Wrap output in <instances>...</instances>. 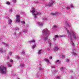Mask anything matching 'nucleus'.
Returning <instances> with one entry per match:
<instances>
[{
    "label": "nucleus",
    "mask_w": 79,
    "mask_h": 79,
    "mask_svg": "<svg viewBox=\"0 0 79 79\" xmlns=\"http://www.w3.org/2000/svg\"><path fill=\"white\" fill-rule=\"evenodd\" d=\"M8 21L9 23H8V24H11V23L12 22V20L11 19L9 18Z\"/></svg>",
    "instance_id": "6e6552de"
},
{
    "label": "nucleus",
    "mask_w": 79,
    "mask_h": 79,
    "mask_svg": "<svg viewBox=\"0 0 79 79\" xmlns=\"http://www.w3.org/2000/svg\"><path fill=\"white\" fill-rule=\"evenodd\" d=\"M22 32H25V33L27 32V30L24 29L22 31Z\"/></svg>",
    "instance_id": "f3484780"
},
{
    "label": "nucleus",
    "mask_w": 79,
    "mask_h": 79,
    "mask_svg": "<svg viewBox=\"0 0 79 79\" xmlns=\"http://www.w3.org/2000/svg\"><path fill=\"white\" fill-rule=\"evenodd\" d=\"M49 59H52V56H50L49 57Z\"/></svg>",
    "instance_id": "79ce46f5"
},
{
    "label": "nucleus",
    "mask_w": 79,
    "mask_h": 79,
    "mask_svg": "<svg viewBox=\"0 0 79 79\" xmlns=\"http://www.w3.org/2000/svg\"><path fill=\"white\" fill-rule=\"evenodd\" d=\"M70 9V7H67V10H69Z\"/></svg>",
    "instance_id": "4c0bfd02"
},
{
    "label": "nucleus",
    "mask_w": 79,
    "mask_h": 79,
    "mask_svg": "<svg viewBox=\"0 0 79 79\" xmlns=\"http://www.w3.org/2000/svg\"><path fill=\"white\" fill-rule=\"evenodd\" d=\"M60 37H64V36L63 35H60L58 36V35H56L55 36V37L53 38V39L54 41H55V40H56V37H58V38H59Z\"/></svg>",
    "instance_id": "0eeeda50"
},
{
    "label": "nucleus",
    "mask_w": 79,
    "mask_h": 79,
    "mask_svg": "<svg viewBox=\"0 0 79 79\" xmlns=\"http://www.w3.org/2000/svg\"><path fill=\"white\" fill-rule=\"evenodd\" d=\"M42 53V51L41 50H39L38 52V53L39 55H40Z\"/></svg>",
    "instance_id": "6ab92c4d"
},
{
    "label": "nucleus",
    "mask_w": 79,
    "mask_h": 79,
    "mask_svg": "<svg viewBox=\"0 0 79 79\" xmlns=\"http://www.w3.org/2000/svg\"><path fill=\"white\" fill-rule=\"evenodd\" d=\"M48 51H50V50L49 48H48Z\"/></svg>",
    "instance_id": "8fccbe9b"
},
{
    "label": "nucleus",
    "mask_w": 79,
    "mask_h": 79,
    "mask_svg": "<svg viewBox=\"0 0 79 79\" xmlns=\"http://www.w3.org/2000/svg\"><path fill=\"white\" fill-rule=\"evenodd\" d=\"M39 70H40V71H43V70H44V69H43L41 67H40L39 69Z\"/></svg>",
    "instance_id": "412c9836"
},
{
    "label": "nucleus",
    "mask_w": 79,
    "mask_h": 79,
    "mask_svg": "<svg viewBox=\"0 0 79 79\" xmlns=\"http://www.w3.org/2000/svg\"><path fill=\"white\" fill-rule=\"evenodd\" d=\"M65 30L67 31V33L68 34V37H70V41L71 43H72V45L73 46H74V44L73 43V38L72 37V36H71V34H72L73 37L76 40V39H77V36H76V33H75L73 31V30H71L70 32L68 30V28H66Z\"/></svg>",
    "instance_id": "f257e3e1"
},
{
    "label": "nucleus",
    "mask_w": 79,
    "mask_h": 79,
    "mask_svg": "<svg viewBox=\"0 0 79 79\" xmlns=\"http://www.w3.org/2000/svg\"><path fill=\"white\" fill-rule=\"evenodd\" d=\"M9 55H11V54H12V52H9Z\"/></svg>",
    "instance_id": "ea45409f"
},
{
    "label": "nucleus",
    "mask_w": 79,
    "mask_h": 79,
    "mask_svg": "<svg viewBox=\"0 0 79 79\" xmlns=\"http://www.w3.org/2000/svg\"><path fill=\"white\" fill-rule=\"evenodd\" d=\"M70 72H71V73H73V70H71V71H70Z\"/></svg>",
    "instance_id": "de8ad7c7"
},
{
    "label": "nucleus",
    "mask_w": 79,
    "mask_h": 79,
    "mask_svg": "<svg viewBox=\"0 0 79 79\" xmlns=\"http://www.w3.org/2000/svg\"><path fill=\"white\" fill-rule=\"evenodd\" d=\"M20 66L22 67H24V64H20Z\"/></svg>",
    "instance_id": "aec40b11"
},
{
    "label": "nucleus",
    "mask_w": 79,
    "mask_h": 79,
    "mask_svg": "<svg viewBox=\"0 0 79 79\" xmlns=\"http://www.w3.org/2000/svg\"><path fill=\"white\" fill-rule=\"evenodd\" d=\"M42 34L44 35L42 37L43 39L44 40H48V35L50 34V33L47 29L43 30L42 32Z\"/></svg>",
    "instance_id": "f03ea898"
},
{
    "label": "nucleus",
    "mask_w": 79,
    "mask_h": 79,
    "mask_svg": "<svg viewBox=\"0 0 79 79\" xmlns=\"http://www.w3.org/2000/svg\"><path fill=\"white\" fill-rule=\"evenodd\" d=\"M71 79H73V77H71Z\"/></svg>",
    "instance_id": "09e8293b"
},
{
    "label": "nucleus",
    "mask_w": 79,
    "mask_h": 79,
    "mask_svg": "<svg viewBox=\"0 0 79 79\" xmlns=\"http://www.w3.org/2000/svg\"><path fill=\"white\" fill-rule=\"evenodd\" d=\"M62 56L63 58H64V55H63Z\"/></svg>",
    "instance_id": "c03bdc74"
},
{
    "label": "nucleus",
    "mask_w": 79,
    "mask_h": 79,
    "mask_svg": "<svg viewBox=\"0 0 79 79\" xmlns=\"http://www.w3.org/2000/svg\"><path fill=\"white\" fill-rule=\"evenodd\" d=\"M36 46V45L35 44L34 45H33L32 46V48H34Z\"/></svg>",
    "instance_id": "393cba45"
},
{
    "label": "nucleus",
    "mask_w": 79,
    "mask_h": 79,
    "mask_svg": "<svg viewBox=\"0 0 79 79\" xmlns=\"http://www.w3.org/2000/svg\"><path fill=\"white\" fill-rule=\"evenodd\" d=\"M23 13V14H24V13Z\"/></svg>",
    "instance_id": "6e6d98bb"
},
{
    "label": "nucleus",
    "mask_w": 79,
    "mask_h": 79,
    "mask_svg": "<svg viewBox=\"0 0 79 79\" xmlns=\"http://www.w3.org/2000/svg\"><path fill=\"white\" fill-rule=\"evenodd\" d=\"M54 72H55V73H56V71L55 70V71H54Z\"/></svg>",
    "instance_id": "3c124183"
},
{
    "label": "nucleus",
    "mask_w": 79,
    "mask_h": 79,
    "mask_svg": "<svg viewBox=\"0 0 79 79\" xmlns=\"http://www.w3.org/2000/svg\"><path fill=\"white\" fill-rule=\"evenodd\" d=\"M22 23V24H25V22H24V21H23L21 22Z\"/></svg>",
    "instance_id": "72a5a7b5"
},
{
    "label": "nucleus",
    "mask_w": 79,
    "mask_h": 79,
    "mask_svg": "<svg viewBox=\"0 0 79 79\" xmlns=\"http://www.w3.org/2000/svg\"><path fill=\"white\" fill-rule=\"evenodd\" d=\"M72 54L73 55H74V56H76V55H77V54H76V53L74 52H72Z\"/></svg>",
    "instance_id": "a878e982"
},
{
    "label": "nucleus",
    "mask_w": 79,
    "mask_h": 79,
    "mask_svg": "<svg viewBox=\"0 0 79 79\" xmlns=\"http://www.w3.org/2000/svg\"><path fill=\"white\" fill-rule=\"evenodd\" d=\"M12 1L14 2H16V0H13Z\"/></svg>",
    "instance_id": "58836bf2"
},
{
    "label": "nucleus",
    "mask_w": 79,
    "mask_h": 79,
    "mask_svg": "<svg viewBox=\"0 0 79 79\" xmlns=\"http://www.w3.org/2000/svg\"><path fill=\"white\" fill-rule=\"evenodd\" d=\"M44 61H45L46 62H47V63H49V61H50L49 60H48L47 59H44Z\"/></svg>",
    "instance_id": "dca6fc26"
},
{
    "label": "nucleus",
    "mask_w": 79,
    "mask_h": 79,
    "mask_svg": "<svg viewBox=\"0 0 79 79\" xmlns=\"http://www.w3.org/2000/svg\"><path fill=\"white\" fill-rule=\"evenodd\" d=\"M19 28H15L14 30L15 31H18V30H19Z\"/></svg>",
    "instance_id": "b1692460"
},
{
    "label": "nucleus",
    "mask_w": 79,
    "mask_h": 79,
    "mask_svg": "<svg viewBox=\"0 0 79 79\" xmlns=\"http://www.w3.org/2000/svg\"><path fill=\"white\" fill-rule=\"evenodd\" d=\"M55 68V66H52V68Z\"/></svg>",
    "instance_id": "a18cd8bd"
},
{
    "label": "nucleus",
    "mask_w": 79,
    "mask_h": 79,
    "mask_svg": "<svg viewBox=\"0 0 79 79\" xmlns=\"http://www.w3.org/2000/svg\"><path fill=\"white\" fill-rule=\"evenodd\" d=\"M21 54H23V55H25V52H24V51H23L22 53L21 52L20 53Z\"/></svg>",
    "instance_id": "bb28decb"
},
{
    "label": "nucleus",
    "mask_w": 79,
    "mask_h": 79,
    "mask_svg": "<svg viewBox=\"0 0 79 79\" xmlns=\"http://www.w3.org/2000/svg\"><path fill=\"white\" fill-rule=\"evenodd\" d=\"M60 69L61 71H63L64 70V68L63 67H61L60 68Z\"/></svg>",
    "instance_id": "4be33fe9"
},
{
    "label": "nucleus",
    "mask_w": 79,
    "mask_h": 79,
    "mask_svg": "<svg viewBox=\"0 0 79 79\" xmlns=\"http://www.w3.org/2000/svg\"><path fill=\"white\" fill-rule=\"evenodd\" d=\"M51 15H52V16H57L58 15V13L57 12H56L54 13H52L51 14Z\"/></svg>",
    "instance_id": "9d476101"
},
{
    "label": "nucleus",
    "mask_w": 79,
    "mask_h": 79,
    "mask_svg": "<svg viewBox=\"0 0 79 79\" xmlns=\"http://www.w3.org/2000/svg\"><path fill=\"white\" fill-rule=\"evenodd\" d=\"M16 32H14V35H16Z\"/></svg>",
    "instance_id": "49530a36"
},
{
    "label": "nucleus",
    "mask_w": 79,
    "mask_h": 79,
    "mask_svg": "<svg viewBox=\"0 0 79 79\" xmlns=\"http://www.w3.org/2000/svg\"><path fill=\"white\" fill-rule=\"evenodd\" d=\"M67 25L68 27H69V23H67Z\"/></svg>",
    "instance_id": "a19ab883"
},
{
    "label": "nucleus",
    "mask_w": 79,
    "mask_h": 79,
    "mask_svg": "<svg viewBox=\"0 0 79 79\" xmlns=\"http://www.w3.org/2000/svg\"><path fill=\"white\" fill-rule=\"evenodd\" d=\"M56 63H58L59 64H60V63H61V62H60V60H57L55 61V64H56Z\"/></svg>",
    "instance_id": "2eb2a0df"
},
{
    "label": "nucleus",
    "mask_w": 79,
    "mask_h": 79,
    "mask_svg": "<svg viewBox=\"0 0 79 79\" xmlns=\"http://www.w3.org/2000/svg\"><path fill=\"white\" fill-rule=\"evenodd\" d=\"M20 16L18 15H16V22H18V23H19V22H20Z\"/></svg>",
    "instance_id": "423d86ee"
},
{
    "label": "nucleus",
    "mask_w": 79,
    "mask_h": 79,
    "mask_svg": "<svg viewBox=\"0 0 79 79\" xmlns=\"http://www.w3.org/2000/svg\"><path fill=\"white\" fill-rule=\"evenodd\" d=\"M53 27H54V28H57V26L56 25H54L53 26Z\"/></svg>",
    "instance_id": "f704fd0d"
},
{
    "label": "nucleus",
    "mask_w": 79,
    "mask_h": 79,
    "mask_svg": "<svg viewBox=\"0 0 79 79\" xmlns=\"http://www.w3.org/2000/svg\"><path fill=\"white\" fill-rule=\"evenodd\" d=\"M7 64L8 66H9V67H11V66H12V65H10L8 63Z\"/></svg>",
    "instance_id": "7c9ffc66"
},
{
    "label": "nucleus",
    "mask_w": 79,
    "mask_h": 79,
    "mask_svg": "<svg viewBox=\"0 0 79 79\" xmlns=\"http://www.w3.org/2000/svg\"><path fill=\"white\" fill-rule=\"evenodd\" d=\"M43 19H44V20H45V21H47V18H46Z\"/></svg>",
    "instance_id": "c9c22d12"
},
{
    "label": "nucleus",
    "mask_w": 79,
    "mask_h": 79,
    "mask_svg": "<svg viewBox=\"0 0 79 79\" xmlns=\"http://www.w3.org/2000/svg\"><path fill=\"white\" fill-rule=\"evenodd\" d=\"M7 72L6 67L4 66L0 67V73L1 74H6Z\"/></svg>",
    "instance_id": "20e7f679"
},
{
    "label": "nucleus",
    "mask_w": 79,
    "mask_h": 79,
    "mask_svg": "<svg viewBox=\"0 0 79 79\" xmlns=\"http://www.w3.org/2000/svg\"><path fill=\"white\" fill-rule=\"evenodd\" d=\"M58 49H59V48H58V47H54L53 49L54 51V52H56L58 51Z\"/></svg>",
    "instance_id": "1a4fd4ad"
},
{
    "label": "nucleus",
    "mask_w": 79,
    "mask_h": 79,
    "mask_svg": "<svg viewBox=\"0 0 79 79\" xmlns=\"http://www.w3.org/2000/svg\"><path fill=\"white\" fill-rule=\"evenodd\" d=\"M66 60L67 62H68L69 61V59H66Z\"/></svg>",
    "instance_id": "e433bc0d"
},
{
    "label": "nucleus",
    "mask_w": 79,
    "mask_h": 79,
    "mask_svg": "<svg viewBox=\"0 0 79 79\" xmlns=\"http://www.w3.org/2000/svg\"><path fill=\"white\" fill-rule=\"evenodd\" d=\"M9 58H10V57H8L7 59H9Z\"/></svg>",
    "instance_id": "603ef678"
},
{
    "label": "nucleus",
    "mask_w": 79,
    "mask_h": 79,
    "mask_svg": "<svg viewBox=\"0 0 79 79\" xmlns=\"http://www.w3.org/2000/svg\"><path fill=\"white\" fill-rule=\"evenodd\" d=\"M48 42L49 43V47H51V46L52 45V44H51V43H50V40H48Z\"/></svg>",
    "instance_id": "ddd939ff"
},
{
    "label": "nucleus",
    "mask_w": 79,
    "mask_h": 79,
    "mask_svg": "<svg viewBox=\"0 0 79 79\" xmlns=\"http://www.w3.org/2000/svg\"><path fill=\"white\" fill-rule=\"evenodd\" d=\"M17 79H20L19 78H18Z\"/></svg>",
    "instance_id": "864d4df0"
},
{
    "label": "nucleus",
    "mask_w": 79,
    "mask_h": 79,
    "mask_svg": "<svg viewBox=\"0 0 79 79\" xmlns=\"http://www.w3.org/2000/svg\"><path fill=\"white\" fill-rule=\"evenodd\" d=\"M16 59H17V60H19V59L20 58V57L18 56H16Z\"/></svg>",
    "instance_id": "cd10ccee"
},
{
    "label": "nucleus",
    "mask_w": 79,
    "mask_h": 79,
    "mask_svg": "<svg viewBox=\"0 0 79 79\" xmlns=\"http://www.w3.org/2000/svg\"><path fill=\"white\" fill-rule=\"evenodd\" d=\"M31 13H32V15L34 18H37V15H42L41 12L36 11L35 10V8H33L32 10H30ZM35 12L36 13H34Z\"/></svg>",
    "instance_id": "7ed1b4c3"
},
{
    "label": "nucleus",
    "mask_w": 79,
    "mask_h": 79,
    "mask_svg": "<svg viewBox=\"0 0 79 79\" xmlns=\"http://www.w3.org/2000/svg\"><path fill=\"white\" fill-rule=\"evenodd\" d=\"M10 62L11 63H13V60L11 59L10 60Z\"/></svg>",
    "instance_id": "473e14b6"
},
{
    "label": "nucleus",
    "mask_w": 79,
    "mask_h": 79,
    "mask_svg": "<svg viewBox=\"0 0 79 79\" xmlns=\"http://www.w3.org/2000/svg\"><path fill=\"white\" fill-rule=\"evenodd\" d=\"M43 0V1H44V0Z\"/></svg>",
    "instance_id": "5fc2aeb1"
},
{
    "label": "nucleus",
    "mask_w": 79,
    "mask_h": 79,
    "mask_svg": "<svg viewBox=\"0 0 79 79\" xmlns=\"http://www.w3.org/2000/svg\"><path fill=\"white\" fill-rule=\"evenodd\" d=\"M70 6L71 8H74V6H73V5L71 4Z\"/></svg>",
    "instance_id": "c85d7f7f"
},
{
    "label": "nucleus",
    "mask_w": 79,
    "mask_h": 79,
    "mask_svg": "<svg viewBox=\"0 0 79 79\" xmlns=\"http://www.w3.org/2000/svg\"><path fill=\"white\" fill-rule=\"evenodd\" d=\"M2 44H3V45H4L5 46V47H8L9 46L8 45V44H7L5 43V42H2Z\"/></svg>",
    "instance_id": "9b49d317"
},
{
    "label": "nucleus",
    "mask_w": 79,
    "mask_h": 79,
    "mask_svg": "<svg viewBox=\"0 0 79 79\" xmlns=\"http://www.w3.org/2000/svg\"><path fill=\"white\" fill-rule=\"evenodd\" d=\"M6 4L7 5H10V2L8 1L6 2Z\"/></svg>",
    "instance_id": "5701e85b"
},
{
    "label": "nucleus",
    "mask_w": 79,
    "mask_h": 79,
    "mask_svg": "<svg viewBox=\"0 0 79 79\" xmlns=\"http://www.w3.org/2000/svg\"><path fill=\"white\" fill-rule=\"evenodd\" d=\"M33 42H35V40H31L30 41H28V43L30 44H32V43H33Z\"/></svg>",
    "instance_id": "f8f14e48"
},
{
    "label": "nucleus",
    "mask_w": 79,
    "mask_h": 79,
    "mask_svg": "<svg viewBox=\"0 0 79 79\" xmlns=\"http://www.w3.org/2000/svg\"><path fill=\"white\" fill-rule=\"evenodd\" d=\"M0 52H1V53L3 52V50H2V49L0 48Z\"/></svg>",
    "instance_id": "c756f323"
},
{
    "label": "nucleus",
    "mask_w": 79,
    "mask_h": 79,
    "mask_svg": "<svg viewBox=\"0 0 79 79\" xmlns=\"http://www.w3.org/2000/svg\"><path fill=\"white\" fill-rule=\"evenodd\" d=\"M53 3H54V1L53 0H51L50 2L48 4H46L45 5V6H49L50 7V6H53Z\"/></svg>",
    "instance_id": "39448f33"
},
{
    "label": "nucleus",
    "mask_w": 79,
    "mask_h": 79,
    "mask_svg": "<svg viewBox=\"0 0 79 79\" xmlns=\"http://www.w3.org/2000/svg\"><path fill=\"white\" fill-rule=\"evenodd\" d=\"M38 24L40 26H43V23H40V22L38 23Z\"/></svg>",
    "instance_id": "4468645a"
},
{
    "label": "nucleus",
    "mask_w": 79,
    "mask_h": 79,
    "mask_svg": "<svg viewBox=\"0 0 79 79\" xmlns=\"http://www.w3.org/2000/svg\"><path fill=\"white\" fill-rule=\"evenodd\" d=\"M56 79H61V76H57L56 77Z\"/></svg>",
    "instance_id": "a211bd4d"
},
{
    "label": "nucleus",
    "mask_w": 79,
    "mask_h": 79,
    "mask_svg": "<svg viewBox=\"0 0 79 79\" xmlns=\"http://www.w3.org/2000/svg\"><path fill=\"white\" fill-rule=\"evenodd\" d=\"M19 35H21V32H19Z\"/></svg>",
    "instance_id": "37998d69"
},
{
    "label": "nucleus",
    "mask_w": 79,
    "mask_h": 79,
    "mask_svg": "<svg viewBox=\"0 0 79 79\" xmlns=\"http://www.w3.org/2000/svg\"><path fill=\"white\" fill-rule=\"evenodd\" d=\"M12 11H13V10L12 9H11L9 10L10 12H12Z\"/></svg>",
    "instance_id": "2f4dec72"
}]
</instances>
